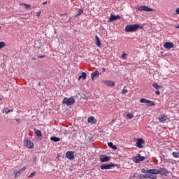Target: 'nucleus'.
I'll list each match as a JSON object with an SVG mask.
<instances>
[{
  "mask_svg": "<svg viewBox=\"0 0 179 179\" xmlns=\"http://www.w3.org/2000/svg\"><path fill=\"white\" fill-rule=\"evenodd\" d=\"M141 173H143V174H150V172H149V169L148 170H146V169H143L142 170H141Z\"/></svg>",
  "mask_w": 179,
  "mask_h": 179,
  "instance_id": "30",
  "label": "nucleus"
},
{
  "mask_svg": "<svg viewBox=\"0 0 179 179\" xmlns=\"http://www.w3.org/2000/svg\"><path fill=\"white\" fill-rule=\"evenodd\" d=\"M143 178L144 179H145V178L149 179V178H150V174H148V173L143 174Z\"/></svg>",
  "mask_w": 179,
  "mask_h": 179,
  "instance_id": "31",
  "label": "nucleus"
},
{
  "mask_svg": "<svg viewBox=\"0 0 179 179\" xmlns=\"http://www.w3.org/2000/svg\"><path fill=\"white\" fill-rule=\"evenodd\" d=\"M83 13V10H79L78 13L76 14V17L80 16Z\"/></svg>",
  "mask_w": 179,
  "mask_h": 179,
  "instance_id": "34",
  "label": "nucleus"
},
{
  "mask_svg": "<svg viewBox=\"0 0 179 179\" xmlns=\"http://www.w3.org/2000/svg\"><path fill=\"white\" fill-rule=\"evenodd\" d=\"M16 122H17V124L20 123V120L19 119H15Z\"/></svg>",
  "mask_w": 179,
  "mask_h": 179,
  "instance_id": "44",
  "label": "nucleus"
},
{
  "mask_svg": "<svg viewBox=\"0 0 179 179\" xmlns=\"http://www.w3.org/2000/svg\"><path fill=\"white\" fill-rule=\"evenodd\" d=\"M94 121H96V119L93 116H91L88 118V122H94Z\"/></svg>",
  "mask_w": 179,
  "mask_h": 179,
  "instance_id": "26",
  "label": "nucleus"
},
{
  "mask_svg": "<svg viewBox=\"0 0 179 179\" xmlns=\"http://www.w3.org/2000/svg\"><path fill=\"white\" fill-rule=\"evenodd\" d=\"M148 107H151L152 106H156V103L150 100V102L148 103Z\"/></svg>",
  "mask_w": 179,
  "mask_h": 179,
  "instance_id": "28",
  "label": "nucleus"
},
{
  "mask_svg": "<svg viewBox=\"0 0 179 179\" xmlns=\"http://www.w3.org/2000/svg\"><path fill=\"white\" fill-rule=\"evenodd\" d=\"M127 117L128 120H132V118H134V115H132L130 113H127Z\"/></svg>",
  "mask_w": 179,
  "mask_h": 179,
  "instance_id": "24",
  "label": "nucleus"
},
{
  "mask_svg": "<svg viewBox=\"0 0 179 179\" xmlns=\"http://www.w3.org/2000/svg\"><path fill=\"white\" fill-rule=\"evenodd\" d=\"M106 85H107V86H110L111 87H113V86H115V83H114V81H111V80H107L105 82Z\"/></svg>",
  "mask_w": 179,
  "mask_h": 179,
  "instance_id": "19",
  "label": "nucleus"
},
{
  "mask_svg": "<svg viewBox=\"0 0 179 179\" xmlns=\"http://www.w3.org/2000/svg\"><path fill=\"white\" fill-rule=\"evenodd\" d=\"M33 59H36L35 58H33Z\"/></svg>",
  "mask_w": 179,
  "mask_h": 179,
  "instance_id": "52",
  "label": "nucleus"
},
{
  "mask_svg": "<svg viewBox=\"0 0 179 179\" xmlns=\"http://www.w3.org/2000/svg\"><path fill=\"white\" fill-rule=\"evenodd\" d=\"M172 156H173V157H175L176 159H178V157H179V152H173L172 153Z\"/></svg>",
  "mask_w": 179,
  "mask_h": 179,
  "instance_id": "29",
  "label": "nucleus"
},
{
  "mask_svg": "<svg viewBox=\"0 0 179 179\" xmlns=\"http://www.w3.org/2000/svg\"><path fill=\"white\" fill-rule=\"evenodd\" d=\"M102 72H103V73L106 72V69L105 68L102 69Z\"/></svg>",
  "mask_w": 179,
  "mask_h": 179,
  "instance_id": "45",
  "label": "nucleus"
},
{
  "mask_svg": "<svg viewBox=\"0 0 179 179\" xmlns=\"http://www.w3.org/2000/svg\"><path fill=\"white\" fill-rule=\"evenodd\" d=\"M90 142H93V141H94V140H93V138H90Z\"/></svg>",
  "mask_w": 179,
  "mask_h": 179,
  "instance_id": "47",
  "label": "nucleus"
},
{
  "mask_svg": "<svg viewBox=\"0 0 179 179\" xmlns=\"http://www.w3.org/2000/svg\"><path fill=\"white\" fill-rule=\"evenodd\" d=\"M117 19H121V16L110 14V17L108 20V23H111V22H114V20H117Z\"/></svg>",
  "mask_w": 179,
  "mask_h": 179,
  "instance_id": "12",
  "label": "nucleus"
},
{
  "mask_svg": "<svg viewBox=\"0 0 179 179\" xmlns=\"http://www.w3.org/2000/svg\"><path fill=\"white\" fill-rule=\"evenodd\" d=\"M38 59L45 58V55L38 56Z\"/></svg>",
  "mask_w": 179,
  "mask_h": 179,
  "instance_id": "41",
  "label": "nucleus"
},
{
  "mask_svg": "<svg viewBox=\"0 0 179 179\" xmlns=\"http://www.w3.org/2000/svg\"><path fill=\"white\" fill-rule=\"evenodd\" d=\"M9 113H13V109H6L5 110L6 114H9Z\"/></svg>",
  "mask_w": 179,
  "mask_h": 179,
  "instance_id": "33",
  "label": "nucleus"
},
{
  "mask_svg": "<svg viewBox=\"0 0 179 179\" xmlns=\"http://www.w3.org/2000/svg\"><path fill=\"white\" fill-rule=\"evenodd\" d=\"M35 134L38 136V138H40V136H43V134H41V131L38 129L36 130Z\"/></svg>",
  "mask_w": 179,
  "mask_h": 179,
  "instance_id": "25",
  "label": "nucleus"
},
{
  "mask_svg": "<svg viewBox=\"0 0 179 179\" xmlns=\"http://www.w3.org/2000/svg\"><path fill=\"white\" fill-rule=\"evenodd\" d=\"M69 171L72 172V169H69Z\"/></svg>",
  "mask_w": 179,
  "mask_h": 179,
  "instance_id": "51",
  "label": "nucleus"
},
{
  "mask_svg": "<svg viewBox=\"0 0 179 179\" xmlns=\"http://www.w3.org/2000/svg\"><path fill=\"white\" fill-rule=\"evenodd\" d=\"M50 141H52V142H59V141H61V138H59V137L52 136L50 138Z\"/></svg>",
  "mask_w": 179,
  "mask_h": 179,
  "instance_id": "21",
  "label": "nucleus"
},
{
  "mask_svg": "<svg viewBox=\"0 0 179 179\" xmlns=\"http://www.w3.org/2000/svg\"><path fill=\"white\" fill-rule=\"evenodd\" d=\"M113 167H115V164L113 163L110 164H103L100 166L101 170H111Z\"/></svg>",
  "mask_w": 179,
  "mask_h": 179,
  "instance_id": "4",
  "label": "nucleus"
},
{
  "mask_svg": "<svg viewBox=\"0 0 179 179\" xmlns=\"http://www.w3.org/2000/svg\"><path fill=\"white\" fill-rule=\"evenodd\" d=\"M152 86L153 87H155V89H159L160 87V86L158 85L157 83H154Z\"/></svg>",
  "mask_w": 179,
  "mask_h": 179,
  "instance_id": "36",
  "label": "nucleus"
},
{
  "mask_svg": "<svg viewBox=\"0 0 179 179\" xmlns=\"http://www.w3.org/2000/svg\"><path fill=\"white\" fill-rule=\"evenodd\" d=\"M148 173H150V174L157 175L159 173V168L158 169H149Z\"/></svg>",
  "mask_w": 179,
  "mask_h": 179,
  "instance_id": "18",
  "label": "nucleus"
},
{
  "mask_svg": "<svg viewBox=\"0 0 179 179\" xmlns=\"http://www.w3.org/2000/svg\"><path fill=\"white\" fill-rule=\"evenodd\" d=\"M26 170H27V167H26V166H23L22 169H20L18 171L15 170L13 171L15 178H16L17 177V176H19V174H22V173H24V171H26Z\"/></svg>",
  "mask_w": 179,
  "mask_h": 179,
  "instance_id": "7",
  "label": "nucleus"
},
{
  "mask_svg": "<svg viewBox=\"0 0 179 179\" xmlns=\"http://www.w3.org/2000/svg\"><path fill=\"white\" fill-rule=\"evenodd\" d=\"M36 176V171L32 172L29 176L28 178H33Z\"/></svg>",
  "mask_w": 179,
  "mask_h": 179,
  "instance_id": "32",
  "label": "nucleus"
},
{
  "mask_svg": "<svg viewBox=\"0 0 179 179\" xmlns=\"http://www.w3.org/2000/svg\"><path fill=\"white\" fill-rule=\"evenodd\" d=\"M155 94H156L157 95L160 94V91H159V90L155 91Z\"/></svg>",
  "mask_w": 179,
  "mask_h": 179,
  "instance_id": "42",
  "label": "nucleus"
},
{
  "mask_svg": "<svg viewBox=\"0 0 179 179\" xmlns=\"http://www.w3.org/2000/svg\"><path fill=\"white\" fill-rule=\"evenodd\" d=\"M36 160H37V157H34V162H36Z\"/></svg>",
  "mask_w": 179,
  "mask_h": 179,
  "instance_id": "46",
  "label": "nucleus"
},
{
  "mask_svg": "<svg viewBox=\"0 0 179 179\" xmlns=\"http://www.w3.org/2000/svg\"><path fill=\"white\" fill-rule=\"evenodd\" d=\"M176 15H179V8H176Z\"/></svg>",
  "mask_w": 179,
  "mask_h": 179,
  "instance_id": "40",
  "label": "nucleus"
},
{
  "mask_svg": "<svg viewBox=\"0 0 179 179\" xmlns=\"http://www.w3.org/2000/svg\"><path fill=\"white\" fill-rule=\"evenodd\" d=\"M176 29H179V24L176 27Z\"/></svg>",
  "mask_w": 179,
  "mask_h": 179,
  "instance_id": "49",
  "label": "nucleus"
},
{
  "mask_svg": "<svg viewBox=\"0 0 179 179\" xmlns=\"http://www.w3.org/2000/svg\"><path fill=\"white\" fill-rule=\"evenodd\" d=\"M99 76H100V72L96 70L94 73L91 74L92 80H94V79L99 78Z\"/></svg>",
  "mask_w": 179,
  "mask_h": 179,
  "instance_id": "15",
  "label": "nucleus"
},
{
  "mask_svg": "<svg viewBox=\"0 0 179 179\" xmlns=\"http://www.w3.org/2000/svg\"><path fill=\"white\" fill-rule=\"evenodd\" d=\"M143 27L135 24H129L125 27L124 31L127 33H134V31H137V30H142Z\"/></svg>",
  "mask_w": 179,
  "mask_h": 179,
  "instance_id": "1",
  "label": "nucleus"
},
{
  "mask_svg": "<svg viewBox=\"0 0 179 179\" xmlns=\"http://www.w3.org/2000/svg\"><path fill=\"white\" fill-rule=\"evenodd\" d=\"M150 179H157V177L150 175Z\"/></svg>",
  "mask_w": 179,
  "mask_h": 179,
  "instance_id": "38",
  "label": "nucleus"
},
{
  "mask_svg": "<svg viewBox=\"0 0 179 179\" xmlns=\"http://www.w3.org/2000/svg\"><path fill=\"white\" fill-rule=\"evenodd\" d=\"M99 159H100L101 163H106L107 162H110V157L104 155H100Z\"/></svg>",
  "mask_w": 179,
  "mask_h": 179,
  "instance_id": "10",
  "label": "nucleus"
},
{
  "mask_svg": "<svg viewBox=\"0 0 179 179\" xmlns=\"http://www.w3.org/2000/svg\"><path fill=\"white\" fill-rule=\"evenodd\" d=\"M122 58L127 59V58H128V55H127V53H123L122 55Z\"/></svg>",
  "mask_w": 179,
  "mask_h": 179,
  "instance_id": "35",
  "label": "nucleus"
},
{
  "mask_svg": "<svg viewBox=\"0 0 179 179\" xmlns=\"http://www.w3.org/2000/svg\"><path fill=\"white\" fill-rule=\"evenodd\" d=\"M159 176H164V177H167V176L170 174V171H169L166 168L159 167Z\"/></svg>",
  "mask_w": 179,
  "mask_h": 179,
  "instance_id": "6",
  "label": "nucleus"
},
{
  "mask_svg": "<svg viewBox=\"0 0 179 179\" xmlns=\"http://www.w3.org/2000/svg\"><path fill=\"white\" fill-rule=\"evenodd\" d=\"M4 47H6V43L3 41L0 42V50H2Z\"/></svg>",
  "mask_w": 179,
  "mask_h": 179,
  "instance_id": "22",
  "label": "nucleus"
},
{
  "mask_svg": "<svg viewBox=\"0 0 179 179\" xmlns=\"http://www.w3.org/2000/svg\"><path fill=\"white\" fill-rule=\"evenodd\" d=\"M140 102L141 103H150V100L145 99V98H142L140 99Z\"/></svg>",
  "mask_w": 179,
  "mask_h": 179,
  "instance_id": "23",
  "label": "nucleus"
},
{
  "mask_svg": "<svg viewBox=\"0 0 179 179\" xmlns=\"http://www.w3.org/2000/svg\"><path fill=\"white\" fill-rule=\"evenodd\" d=\"M66 157L69 159V160H73V159H75V155H73V151H68L66 153Z\"/></svg>",
  "mask_w": 179,
  "mask_h": 179,
  "instance_id": "11",
  "label": "nucleus"
},
{
  "mask_svg": "<svg viewBox=\"0 0 179 179\" xmlns=\"http://www.w3.org/2000/svg\"><path fill=\"white\" fill-rule=\"evenodd\" d=\"M143 145H145V140L143 138H138L136 141V146L138 149H143Z\"/></svg>",
  "mask_w": 179,
  "mask_h": 179,
  "instance_id": "8",
  "label": "nucleus"
},
{
  "mask_svg": "<svg viewBox=\"0 0 179 179\" xmlns=\"http://www.w3.org/2000/svg\"><path fill=\"white\" fill-rule=\"evenodd\" d=\"M46 3H47V1H45L43 3V5H46Z\"/></svg>",
  "mask_w": 179,
  "mask_h": 179,
  "instance_id": "48",
  "label": "nucleus"
},
{
  "mask_svg": "<svg viewBox=\"0 0 179 179\" xmlns=\"http://www.w3.org/2000/svg\"><path fill=\"white\" fill-rule=\"evenodd\" d=\"M138 10H145V12H153V9L147 6H138Z\"/></svg>",
  "mask_w": 179,
  "mask_h": 179,
  "instance_id": "9",
  "label": "nucleus"
},
{
  "mask_svg": "<svg viewBox=\"0 0 179 179\" xmlns=\"http://www.w3.org/2000/svg\"><path fill=\"white\" fill-rule=\"evenodd\" d=\"M164 48L170 50L171 48H174V43L171 42H166L164 45Z\"/></svg>",
  "mask_w": 179,
  "mask_h": 179,
  "instance_id": "14",
  "label": "nucleus"
},
{
  "mask_svg": "<svg viewBox=\"0 0 179 179\" xmlns=\"http://www.w3.org/2000/svg\"><path fill=\"white\" fill-rule=\"evenodd\" d=\"M41 15V11H39L36 13V16H38V17H40Z\"/></svg>",
  "mask_w": 179,
  "mask_h": 179,
  "instance_id": "39",
  "label": "nucleus"
},
{
  "mask_svg": "<svg viewBox=\"0 0 179 179\" xmlns=\"http://www.w3.org/2000/svg\"><path fill=\"white\" fill-rule=\"evenodd\" d=\"M24 145L26 146L28 149H33L34 148V144L31 142L29 138H25L24 140Z\"/></svg>",
  "mask_w": 179,
  "mask_h": 179,
  "instance_id": "5",
  "label": "nucleus"
},
{
  "mask_svg": "<svg viewBox=\"0 0 179 179\" xmlns=\"http://www.w3.org/2000/svg\"><path fill=\"white\" fill-rule=\"evenodd\" d=\"M95 43L97 47L101 48V42L100 41V38L97 36H95Z\"/></svg>",
  "mask_w": 179,
  "mask_h": 179,
  "instance_id": "16",
  "label": "nucleus"
},
{
  "mask_svg": "<svg viewBox=\"0 0 179 179\" xmlns=\"http://www.w3.org/2000/svg\"><path fill=\"white\" fill-rule=\"evenodd\" d=\"M0 100H2V99L0 98Z\"/></svg>",
  "mask_w": 179,
  "mask_h": 179,
  "instance_id": "53",
  "label": "nucleus"
},
{
  "mask_svg": "<svg viewBox=\"0 0 179 179\" xmlns=\"http://www.w3.org/2000/svg\"><path fill=\"white\" fill-rule=\"evenodd\" d=\"M86 78H87V74L85 72H83L78 77V80H80V79H83V80H86Z\"/></svg>",
  "mask_w": 179,
  "mask_h": 179,
  "instance_id": "17",
  "label": "nucleus"
},
{
  "mask_svg": "<svg viewBox=\"0 0 179 179\" xmlns=\"http://www.w3.org/2000/svg\"><path fill=\"white\" fill-rule=\"evenodd\" d=\"M38 86H41V83H38Z\"/></svg>",
  "mask_w": 179,
  "mask_h": 179,
  "instance_id": "50",
  "label": "nucleus"
},
{
  "mask_svg": "<svg viewBox=\"0 0 179 179\" xmlns=\"http://www.w3.org/2000/svg\"><path fill=\"white\" fill-rule=\"evenodd\" d=\"M126 87H124V88L121 91L122 94H127L128 93V90L125 89Z\"/></svg>",
  "mask_w": 179,
  "mask_h": 179,
  "instance_id": "27",
  "label": "nucleus"
},
{
  "mask_svg": "<svg viewBox=\"0 0 179 179\" xmlns=\"http://www.w3.org/2000/svg\"><path fill=\"white\" fill-rule=\"evenodd\" d=\"M22 5L24 6L25 9H29L30 8V6L28 4L23 3Z\"/></svg>",
  "mask_w": 179,
  "mask_h": 179,
  "instance_id": "37",
  "label": "nucleus"
},
{
  "mask_svg": "<svg viewBox=\"0 0 179 179\" xmlns=\"http://www.w3.org/2000/svg\"><path fill=\"white\" fill-rule=\"evenodd\" d=\"M159 122L164 123L167 120H169V117L166 115H161L158 117Z\"/></svg>",
  "mask_w": 179,
  "mask_h": 179,
  "instance_id": "13",
  "label": "nucleus"
},
{
  "mask_svg": "<svg viewBox=\"0 0 179 179\" xmlns=\"http://www.w3.org/2000/svg\"><path fill=\"white\" fill-rule=\"evenodd\" d=\"M108 146L113 150H117V145H114V143H113L112 142L108 143Z\"/></svg>",
  "mask_w": 179,
  "mask_h": 179,
  "instance_id": "20",
  "label": "nucleus"
},
{
  "mask_svg": "<svg viewBox=\"0 0 179 179\" xmlns=\"http://www.w3.org/2000/svg\"><path fill=\"white\" fill-rule=\"evenodd\" d=\"M143 160H146V157L141 156V154H138L137 156L133 157V162L134 163H141Z\"/></svg>",
  "mask_w": 179,
  "mask_h": 179,
  "instance_id": "3",
  "label": "nucleus"
},
{
  "mask_svg": "<svg viewBox=\"0 0 179 179\" xmlns=\"http://www.w3.org/2000/svg\"><path fill=\"white\" fill-rule=\"evenodd\" d=\"M139 178H140V179H144L143 174L139 175Z\"/></svg>",
  "mask_w": 179,
  "mask_h": 179,
  "instance_id": "43",
  "label": "nucleus"
},
{
  "mask_svg": "<svg viewBox=\"0 0 179 179\" xmlns=\"http://www.w3.org/2000/svg\"><path fill=\"white\" fill-rule=\"evenodd\" d=\"M63 104H66L67 106H72L75 104V99L73 97L67 98L65 97L62 101Z\"/></svg>",
  "mask_w": 179,
  "mask_h": 179,
  "instance_id": "2",
  "label": "nucleus"
}]
</instances>
